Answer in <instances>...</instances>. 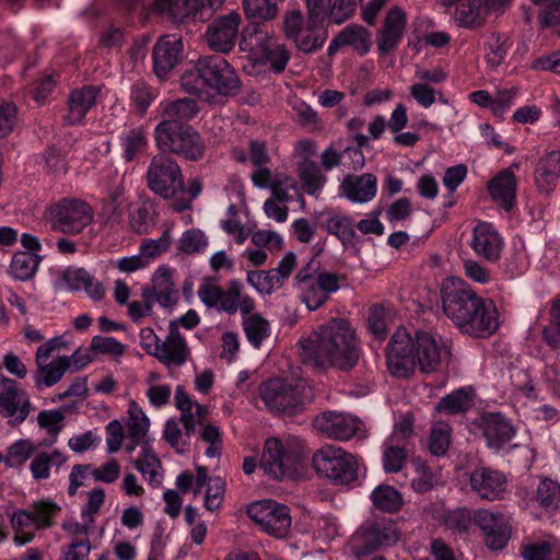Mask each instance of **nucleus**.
<instances>
[{
  "label": "nucleus",
  "instance_id": "f257e3e1",
  "mask_svg": "<svg viewBox=\"0 0 560 560\" xmlns=\"http://www.w3.org/2000/svg\"><path fill=\"white\" fill-rule=\"evenodd\" d=\"M304 363L318 369L350 370L360 359L355 329L346 318H331L300 340Z\"/></svg>",
  "mask_w": 560,
  "mask_h": 560
},
{
  "label": "nucleus",
  "instance_id": "f03ea898",
  "mask_svg": "<svg viewBox=\"0 0 560 560\" xmlns=\"http://www.w3.org/2000/svg\"><path fill=\"white\" fill-rule=\"evenodd\" d=\"M200 301L208 307H215L229 315L240 312L242 327L247 341L256 349L270 336V324L260 314L254 313L255 301L244 293V284L237 279L230 280L223 289L214 278H207L198 288Z\"/></svg>",
  "mask_w": 560,
  "mask_h": 560
},
{
  "label": "nucleus",
  "instance_id": "7ed1b4c3",
  "mask_svg": "<svg viewBox=\"0 0 560 560\" xmlns=\"http://www.w3.org/2000/svg\"><path fill=\"white\" fill-rule=\"evenodd\" d=\"M178 71L183 90L206 102H212L217 96H233L241 88L234 68L222 57L180 62Z\"/></svg>",
  "mask_w": 560,
  "mask_h": 560
},
{
  "label": "nucleus",
  "instance_id": "20e7f679",
  "mask_svg": "<svg viewBox=\"0 0 560 560\" xmlns=\"http://www.w3.org/2000/svg\"><path fill=\"white\" fill-rule=\"evenodd\" d=\"M177 410H179V422L185 435L197 436L208 444L205 454L207 457H218L222 451V433L217 424L210 421L209 408L192 399L182 387L177 386Z\"/></svg>",
  "mask_w": 560,
  "mask_h": 560
},
{
  "label": "nucleus",
  "instance_id": "39448f33",
  "mask_svg": "<svg viewBox=\"0 0 560 560\" xmlns=\"http://www.w3.org/2000/svg\"><path fill=\"white\" fill-rule=\"evenodd\" d=\"M307 8V16L301 10H291L283 16L284 36L304 54L319 50L328 38L324 26L326 11L313 5Z\"/></svg>",
  "mask_w": 560,
  "mask_h": 560
},
{
  "label": "nucleus",
  "instance_id": "423d86ee",
  "mask_svg": "<svg viewBox=\"0 0 560 560\" xmlns=\"http://www.w3.org/2000/svg\"><path fill=\"white\" fill-rule=\"evenodd\" d=\"M258 394L269 411L285 416L298 413L312 399L305 381L278 377L261 383Z\"/></svg>",
  "mask_w": 560,
  "mask_h": 560
},
{
  "label": "nucleus",
  "instance_id": "0eeeda50",
  "mask_svg": "<svg viewBox=\"0 0 560 560\" xmlns=\"http://www.w3.org/2000/svg\"><path fill=\"white\" fill-rule=\"evenodd\" d=\"M316 474L338 485H348L358 479V460L343 448L324 445L312 457Z\"/></svg>",
  "mask_w": 560,
  "mask_h": 560
},
{
  "label": "nucleus",
  "instance_id": "6e6552de",
  "mask_svg": "<svg viewBox=\"0 0 560 560\" xmlns=\"http://www.w3.org/2000/svg\"><path fill=\"white\" fill-rule=\"evenodd\" d=\"M481 296L462 278H446L441 285L442 310L458 327Z\"/></svg>",
  "mask_w": 560,
  "mask_h": 560
},
{
  "label": "nucleus",
  "instance_id": "1a4fd4ad",
  "mask_svg": "<svg viewBox=\"0 0 560 560\" xmlns=\"http://www.w3.org/2000/svg\"><path fill=\"white\" fill-rule=\"evenodd\" d=\"M48 213L51 229L67 235L80 234L92 222L94 215L86 202L69 198L51 205Z\"/></svg>",
  "mask_w": 560,
  "mask_h": 560
},
{
  "label": "nucleus",
  "instance_id": "9d476101",
  "mask_svg": "<svg viewBox=\"0 0 560 560\" xmlns=\"http://www.w3.org/2000/svg\"><path fill=\"white\" fill-rule=\"evenodd\" d=\"M399 539V532L392 522L363 524L349 539L347 548L357 557H366L383 546H390Z\"/></svg>",
  "mask_w": 560,
  "mask_h": 560
},
{
  "label": "nucleus",
  "instance_id": "9b49d317",
  "mask_svg": "<svg viewBox=\"0 0 560 560\" xmlns=\"http://www.w3.org/2000/svg\"><path fill=\"white\" fill-rule=\"evenodd\" d=\"M240 47L269 62L276 72L284 70L290 60V52L285 45L272 34L258 27L243 33Z\"/></svg>",
  "mask_w": 560,
  "mask_h": 560
},
{
  "label": "nucleus",
  "instance_id": "f8f14e48",
  "mask_svg": "<svg viewBox=\"0 0 560 560\" xmlns=\"http://www.w3.org/2000/svg\"><path fill=\"white\" fill-rule=\"evenodd\" d=\"M249 518L270 536L282 538L291 527V516L287 505L273 500L252 503L247 509Z\"/></svg>",
  "mask_w": 560,
  "mask_h": 560
},
{
  "label": "nucleus",
  "instance_id": "ddd939ff",
  "mask_svg": "<svg viewBox=\"0 0 560 560\" xmlns=\"http://www.w3.org/2000/svg\"><path fill=\"white\" fill-rule=\"evenodd\" d=\"M386 363L395 377H408L416 366L415 341L406 329H398L387 346Z\"/></svg>",
  "mask_w": 560,
  "mask_h": 560
},
{
  "label": "nucleus",
  "instance_id": "4468645a",
  "mask_svg": "<svg viewBox=\"0 0 560 560\" xmlns=\"http://www.w3.org/2000/svg\"><path fill=\"white\" fill-rule=\"evenodd\" d=\"M296 456L294 452L277 438L265 442L259 468L269 477L280 480L294 471Z\"/></svg>",
  "mask_w": 560,
  "mask_h": 560
},
{
  "label": "nucleus",
  "instance_id": "2eb2a0df",
  "mask_svg": "<svg viewBox=\"0 0 560 560\" xmlns=\"http://www.w3.org/2000/svg\"><path fill=\"white\" fill-rule=\"evenodd\" d=\"M31 412L27 393L18 387L16 382L3 377L0 381V416L12 427L23 423Z\"/></svg>",
  "mask_w": 560,
  "mask_h": 560
},
{
  "label": "nucleus",
  "instance_id": "dca6fc26",
  "mask_svg": "<svg viewBox=\"0 0 560 560\" xmlns=\"http://www.w3.org/2000/svg\"><path fill=\"white\" fill-rule=\"evenodd\" d=\"M499 325L495 305L491 300L481 296L457 328L474 338H488L497 331Z\"/></svg>",
  "mask_w": 560,
  "mask_h": 560
},
{
  "label": "nucleus",
  "instance_id": "f3484780",
  "mask_svg": "<svg viewBox=\"0 0 560 560\" xmlns=\"http://www.w3.org/2000/svg\"><path fill=\"white\" fill-rule=\"evenodd\" d=\"M61 508L49 499L32 502L27 509L13 512L10 522L12 528L33 527L34 530L47 529L54 526L55 518Z\"/></svg>",
  "mask_w": 560,
  "mask_h": 560
},
{
  "label": "nucleus",
  "instance_id": "a211bd4d",
  "mask_svg": "<svg viewBox=\"0 0 560 560\" xmlns=\"http://www.w3.org/2000/svg\"><path fill=\"white\" fill-rule=\"evenodd\" d=\"M469 487L481 500L500 501L508 494V478L498 469L479 466L470 472Z\"/></svg>",
  "mask_w": 560,
  "mask_h": 560
},
{
  "label": "nucleus",
  "instance_id": "6ab92c4d",
  "mask_svg": "<svg viewBox=\"0 0 560 560\" xmlns=\"http://www.w3.org/2000/svg\"><path fill=\"white\" fill-rule=\"evenodd\" d=\"M342 277L329 272L322 271L316 275L314 281L302 282L298 288L300 300L310 311H316L322 307L330 299V295L340 289Z\"/></svg>",
  "mask_w": 560,
  "mask_h": 560
},
{
  "label": "nucleus",
  "instance_id": "aec40b11",
  "mask_svg": "<svg viewBox=\"0 0 560 560\" xmlns=\"http://www.w3.org/2000/svg\"><path fill=\"white\" fill-rule=\"evenodd\" d=\"M477 527L481 530L485 544L489 549L502 550L511 539V523L509 518L500 512L478 509Z\"/></svg>",
  "mask_w": 560,
  "mask_h": 560
},
{
  "label": "nucleus",
  "instance_id": "412c9836",
  "mask_svg": "<svg viewBox=\"0 0 560 560\" xmlns=\"http://www.w3.org/2000/svg\"><path fill=\"white\" fill-rule=\"evenodd\" d=\"M313 424L328 439L348 441L359 432L361 421L350 413L325 411L314 418Z\"/></svg>",
  "mask_w": 560,
  "mask_h": 560
},
{
  "label": "nucleus",
  "instance_id": "4be33fe9",
  "mask_svg": "<svg viewBox=\"0 0 560 560\" xmlns=\"http://www.w3.org/2000/svg\"><path fill=\"white\" fill-rule=\"evenodd\" d=\"M242 18L233 11L226 15L217 18L207 28L205 34L208 46L217 52L226 54L235 45Z\"/></svg>",
  "mask_w": 560,
  "mask_h": 560
},
{
  "label": "nucleus",
  "instance_id": "5701e85b",
  "mask_svg": "<svg viewBox=\"0 0 560 560\" xmlns=\"http://www.w3.org/2000/svg\"><path fill=\"white\" fill-rule=\"evenodd\" d=\"M415 341V355L419 368L424 373L438 370L442 360L450 354L447 341L429 332H417Z\"/></svg>",
  "mask_w": 560,
  "mask_h": 560
},
{
  "label": "nucleus",
  "instance_id": "b1692460",
  "mask_svg": "<svg viewBox=\"0 0 560 560\" xmlns=\"http://www.w3.org/2000/svg\"><path fill=\"white\" fill-rule=\"evenodd\" d=\"M469 245L478 257L495 262L501 257L504 240L493 224L479 221L471 231Z\"/></svg>",
  "mask_w": 560,
  "mask_h": 560
},
{
  "label": "nucleus",
  "instance_id": "393cba45",
  "mask_svg": "<svg viewBox=\"0 0 560 560\" xmlns=\"http://www.w3.org/2000/svg\"><path fill=\"white\" fill-rule=\"evenodd\" d=\"M147 179L149 188L164 199L175 196V168L173 158L156 154L148 168Z\"/></svg>",
  "mask_w": 560,
  "mask_h": 560
},
{
  "label": "nucleus",
  "instance_id": "a878e982",
  "mask_svg": "<svg viewBox=\"0 0 560 560\" xmlns=\"http://www.w3.org/2000/svg\"><path fill=\"white\" fill-rule=\"evenodd\" d=\"M522 504L535 517L540 516V511L547 514L557 512L560 509V485L551 479L541 480L535 492L522 497Z\"/></svg>",
  "mask_w": 560,
  "mask_h": 560
},
{
  "label": "nucleus",
  "instance_id": "bb28decb",
  "mask_svg": "<svg viewBox=\"0 0 560 560\" xmlns=\"http://www.w3.org/2000/svg\"><path fill=\"white\" fill-rule=\"evenodd\" d=\"M377 177L372 173L349 174L340 184L341 195L351 203H368L376 197Z\"/></svg>",
  "mask_w": 560,
  "mask_h": 560
},
{
  "label": "nucleus",
  "instance_id": "cd10ccee",
  "mask_svg": "<svg viewBox=\"0 0 560 560\" xmlns=\"http://www.w3.org/2000/svg\"><path fill=\"white\" fill-rule=\"evenodd\" d=\"M407 19L405 11L395 5L386 14L384 26L377 34V47L382 54L394 50L400 43Z\"/></svg>",
  "mask_w": 560,
  "mask_h": 560
},
{
  "label": "nucleus",
  "instance_id": "c85d7f7f",
  "mask_svg": "<svg viewBox=\"0 0 560 560\" xmlns=\"http://www.w3.org/2000/svg\"><path fill=\"white\" fill-rule=\"evenodd\" d=\"M488 191L493 202L506 212L516 203L517 179L512 170L499 172L489 183Z\"/></svg>",
  "mask_w": 560,
  "mask_h": 560
},
{
  "label": "nucleus",
  "instance_id": "c756f323",
  "mask_svg": "<svg viewBox=\"0 0 560 560\" xmlns=\"http://www.w3.org/2000/svg\"><path fill=\"white\" fill-rule=\"evenodd\" d=\"M479 427L482 430L487 445L492 450H500L515 435L510 421L500 413H487L480 418Z\"/></svg>",
  "mask_w": 560,
  "mask_h": 560
},
{
  "label": "nucleus",
  "instance_id": "7c9ffc66",
  "mask_svg": "<svg viewBox=\"0 0 560 560\" xmlns=\"http://www.w3.org/2000/svg\"><path fill=\"white\" fill-rule=\"evenodd\" d=\"M100 90L92 85H85L72 91L68 97V112L65 121L68 125L83 122L88 112L95 106Z\"/></svg>",
  "mask_w": 560,
  "mask_h": 560
},
{
  "label": "nucleus",
  "instance_id": "2f4dec72",
  "mask_svg": "<svg viewBox=\"0 0 560 560\" xmlns=\"http://www.w3.org/2000/svg\"><path fill=\"white\" fill-rule=\"evenodd\" d=\"M319 224L328 234L336 236L343 246L351 245L355 237L353 220L336 210H324L318 213Z\"/></svg>",
  "mask_w": 560,
  "mask_h": 560
},
{
  "label": "nucleus",
  "instance_id": "473e14b6",
  "mask_svg": "<svg viewBox=\"0 0 560 560\" xmlns=\"http://www.w3.org/2000/svg\"><path fill=\"white\" fill-rule=\"evenodd\" d=\"M162 121L155 128V141L159 154L173 158L175 152V101L167 100L161 104Z\"/></svg>",
  "mask_w": 560,
  "mask_h": 560
},
{
  "label": "nucleus",
  "instance_id": "72a5a7b5",
  "mask_svg": "<svg viewBox=\"0 0 560 560\" xmlns=\"http://www.w3.org/2000/svg\"><path fill=\"white\" fill-rule=\"evenodd\" d=\"M221 4V0H177V25L203 23Z\"/></svg>",
  "mask_w": 560,
  "mask_h": 560
},
{
  "label": "nucleus",
  "instance_id": "f704fd0d",
  "mask_svg": "<svg viewBox=\"0 0 560 560\" xmlns=\"http://www.w3.org/2000/svg\"><path fill=\"white\" fill-rule=\"evenodd\" d=\"M560 177V152L551 151L539 159L535 167V182L544 194L552 191Z\"/></svg>",
  "mask_w": 560,
  "mask_h": 560
},
{
  "label": "nucleus",
  "instance_id": "c9c22d12",
  "mask_svg": "<svg viewBox=\"0 0 560 560\" xmlns=\"http://www.w3.org/2000/svg\"><path fill=\"white\" fill-rule=\"evenodd\" d=\"M153 71L160 80H167L175 68V38L161 36L153 47Z\"/></svg>",
  "mask_w": 560,
  "mask_h": 560
},
{
  "label": "nucleus",
  "instance_id": "e433bc0d",
  "mask_svg": "<svg viewBox=\"0 0 560 560\" xmlns=\"http://www.w3.org/2000/svg\"><path fill=\"white\" fill-rule=\"evenodd\" d=\"M151 299L163 307L173 306L175 282L173 280V270L170 267L160 266L151 279Z\"/></svg>",
  "mask_w": 560,
  "mask_h": 560
},
{
  "label": "nucleus",
  "instance_id": "4c0bfd02",
  "mask_svg": "<svg viewBox=\"0 0 560 560\" xmlns=\"http://www.w3.org/2000/svg\"><path fill=\"white\" fill-rule=\"evenodd\" d=\"M67 355H59L49 363H39L34 374L36 388L51 387L57 384L69 370Z\"/></svg>",
  "mask_w": 560,
  "mask_h": 560
},
{
  "label": "nucleus",
  "instance_id": "58836bf2",
  "mask_svg": "<svg viewBox=\"0 0 560 560\" xmlns=\"http://www.w3.org/2000/svg\"><path fill=\"white\" fill-rule=\"evenodd\" d=\"M205 143L199 133L190 126H177V154L186 160L196 161L202 158Z\"/></svg>",
  "mask_w": 560,
  "mask_h": 560
},
{
  "label": "nucleus",
  "instance_id": "ea45409f",
  "mask_svg": "<svg viewBox=\"0 0 560 560\" xmlns=\"http://www.w3.org/2000/svg\"><path fill=\"white\" fill-rule=\"evenodd\" d=\"M128 221L137 234H147L155 222V208L152 201L142 200L129 207Z\"/></svg>",
  "mask_w": 560,
  "mask_h": 560
},
{
  "label": "nucleus",
  "instance_id": "a19ab883",
  "mask_svg": "<svg viewBox=\"0 0 560 560\" xmlns=\"http://www.w3.org/2000/svg\"><path fill=\"white\" fill-rule=\"evenodd\" d=\"M396 436L389 435L383 444L382 463L386 472L400 471L407 458L406 444Z\"/></svg>",
  "mask_w": 560,
  "mask_h": 560
},
{
  "label": "nucleus",
  "instance_id": "79ce46f5",
  "mask_svg": "<svg viewBox=\"0 0 560 560\" xmlns=\"http://www.w3.org/2000/svg\"><path fill=\"white\" fill-rule=\"evenodd\" d=\"M42 261V256L30 252H18L13 255L9 272L20 281L30 280L34 277Z\"/></svg>",
  "mask_w": 560,
  "mask_h": 560
},
{
  "label": "nucleus",
  "instance_id": "37998d69",
  "mask_svg": "<svg viewBox=\"0 0 560 560\" xmlns=\"http://www.w3.org/2000/svg\"><path fill=\"white\" fill-rule=\"evenodd\" d=\"M445 525L455 534L468 535L477 527V510L462 508L450 511L445 516Z\"/></svg>",
  "mask_w": 560,
  "mask_h": 560
},
{
  "label": "nucleus",
  "instance_id": "c03bdc74",
  "mask_svg": "<svg viewBox=\"0 0 560 560\" xmlns=\"http://www.w3.org/2000/svg\"><path fill=\"white\" fill-rule=\"evenodd\" d=\"M243 11L248 20L257 23L272 21L278 15V4L271 0H243Z\"/></svg>",
  "mask_w": 560,
  "mask_h": 560
},
{
  "label": "nucleus",
  "instance_id": "a18cd8bd",
  "mask_svg": "<svg viewBox=\"0 0 560 560\" xmlns=\"http://www.w3.org/2000/svg\"><path fill=\"white\" fill-rule=\"evenodd\" d=\"M128 439L136 443H143L149 431L150 421L136 401H131L128 409Z\"/></svg>",
  "mask_w": 560,
  "mask_h": 560
},
{
  "label": "nucleus",
  "instance_id": "49530a36",
  "mask_svg": "<svg viewBox=\"0 0 560 560\" xmlns=\"http://www.w3.org/2000/svg\"><path fill=\"white\" fill-rule=\"evenodd\" d=\"M339 40L345 46L353 47L361 55L366 54L371 48V34L361 25H349L339 33Z\"/></svg>",
  "mask_w": 560,
  "mask_h": 560
},
{
  "label": "nucleus",
  "instance_id": "de8ad7c7",
  "mask_svg": "<svg viewBox=\"0 0 560 560\" xmlns=\"http://www.w3.org/2000/svg\"><path fill=\"white\" fill-rule=\"evenodd\" d=\"M246 280L258 293L262 295H269L282 285L280 277H278L272 269L268 271H248Z\"/></svg>",
  "mask_w": 560,
  "mask_h": 560
},
{
  "label": "nucleus",
  "instance_id": "09e8293b",
  "mask_svg": "<svg viewBox=\"0 0 560 560\" xmlns=\"http://www.w3.org/2000/svg\"><path fill=\"white\" fill-rule=\"evenodd\" d=\"M371 500L375 508L384 512H395L400 508V493L393 487L381 485L371 493Z\"/></svg>",
  "mask_w": 560,
  "mask_h": 560
},
{
  "label": "nucleus",
  "instance_id": "8fccbe9b",
  "mask_svg": "<svg viewBox=\"0 0 560 560\" xmlns=\"http://www.w3.org/2000/svg\"><path fill=\"white\" fill-rule=\"evenodd\" d=\"M65 462L66 457L59 451H54L51 454L40 453L33 458L30 469L35 479H47L50 474V466H60Z\"/></svg>",
  "mask_w": 560,
  "mask_h": 560
},
{
  "label": "nucleus",
  "instance_id": "3c124183",
  "mask_svg": "<svg viewBox=\"0 0 560 560\" xmlns=\"http://www.w3.org/2000/svg\"><path fill=\"white\" fill-rule=\"evenodd\" d=\"M452 429L447 423L436 422L429 436V450L434 456H442L448 450Z\"/></svg>",
  "mask_w": 560,
  "mask_h": 560
},
{
  "label": "nucleus",
  "instance_id": "603ef678",
  "mask_svg": "<svg viewBox=\"0 0 560 560\" xmlns=\"http://www.w3.org/2000/svg\"><path fill=\"white\" fill-rule=\"evenodd\" d=\"M172 242L171 228H167L160 238H145L140 245L139 252L149 265L153 259L165 253Z\"/></svg>",
  "mask_w": 560,
  "mask_h": 560
},
{
  "label": "nucleus",
  "instance_id": "864d4df0",
  "mask_svg": "<svg viewBox=\"0 0 560 560\" xmlns=\"http://www.w3.org/2000/svg\"><path fill=\"white\" fill-rule=\"evenodd\" d=\"M304 189L310 195H315L325 184V176L314 162L305 161L299 167Z\"/></svg>",
  "mask_w": 560,
  "mask_h": 560
},
{
  "label": "nucleus",
  "instance_id": "5fc2aeb1",
  "mask_svg": "<svg viewBox=\"0 0 560 560\" xmlns=\"http://www.w3.org/2000/svg\"><path fill=\"white\" fill-rule=\"evenodd\" d=\"M120 142L124 149L122 158L126 162H131L147 145L143 128L129 130L120 137Z\"/></svg>",
  "mask_w": 560,
  "mask_h": 560
},
{
  "label": "nucleus",
  "instance_id": "6e6d98bb",
  "mask_svg": "<svg viewBox=\"0 0 560 560\" xmlns=\"http://www.w3.org/2000/svg\"><path fill=\"white\" fill-rule=\"evenodd\" d=\"M471 406V398L464 389L455 390L443 397L436 405V410L445 413H459Z\"/></svg>",
  "mask_w": 560,
  "mask_h": 560
},
{
  "label": "nucleus",
  "instance_id": "4d7b16f0",
  "mask_svg": "<svg viewBox=\"0 0 560 560\" xmlns=\"http://www.w3.org/2000/svg\"><path fill=\"white\" fill-rule=\"evenodd\" d=\"M542 339L551 348L560 347V299L551 301L549 324L542 329Z\"/></svg>",
  "mask_w": 560,
  "mask_h": 560
},
{
  "label": "nucleus",
  "instance_id": "13d9d810",
  "mask_svg": "<svg viewBox=\"0 0 560 560\" xmlns=\"http://www.w3.org/2000/svg\"><path fill=\"white\" fill-rule=\"evenodd\" d=\"M208 480V471L205 467H198L197 474L185 470L177 476V490L182 492L192 491L195 494L200 493L201 488Z\"/></svg>",
  "mask_w": 560,
  "mask_h": 560
},
{
  "label": "nucleus",
  "instance_id": "bf43d9fd",
  "mask_svg": "<svg viewBox=\"0 0 560 560\" xmlns=\"http://www.w3.org/2000/svg\"><path fill=\"white\" fill-rule=\"evenodd\" d=\"M511 47V43L505 35H495L488 44V51L486 54V60L489 66L497 68L505 59L508 51Z\"/></svg>",
  "mask_w": 560,
  "mask_h": 560
},
{
  "label": "nucleus",
  "instance_id": "052dcab7",
  "mask_svg": "<svg viewBox=\"0 0 560 560\" xmlns=\"http://www.w3.org/2000/svg\"><path fill=\"white\" fill-rule=\"evenodd\" d=\"M208 488L205 497V508L209 511L218 510L224 499L225 482L221 477H208Z\"/></svg>",
  "mask_w": 560,
  "mask_h": 560
},
{
  "label": "nucleus",
  "instance_id": "680f3d73",
  "mask_svg": "<svg viewBox=\"0 0 560 560\" xmlns=\"http://www.w3.org/2000/svg\"><path fill=\"white\" fill-rule=\"evenodd\" d=\"M151 355L156 357L168 369L175 365V320L170 322V335L164 341L159 342L158 350Z\"/></svg>",
  "mask_w": 560,
  "mask_h": 560
},
{
  "label": "nucleus",
  "instance_id": "e2e57ef3",
  "mask_svg": "<svg viewBox=\"0 0 560 560\" xmlns=\"http://www.w3.org/2000/svg\"><path fill=\"white\" fill-rule=\"evenodd\" d=\"M415 477L412 478V489L418 493L430 491L435 485V477L429 467L421 460L413 462Z\"/></svg>",
  "mask_w": 560,
  "mask_h": 560
},
{
  "label": "nucleus",
  "instance_id": "0e129e2a",
  "mask_svg": "<svg viewBox=\"0 0 560 560\" xmlns=\"http://www.w3.org/2000/svg\"><path fill=\"white\" fill-rule=\"evenodd\" d=\"M32 453V444L26 440H20L8 448L5 465L8 467L21 466L31 457Z\"/></svg>",
  "mask_w": 560,
  "mask_h": 560
},
{
  "label": "nucleus",
  "instance_id": "69168bd1",
  "mask_svg": "<svg viewBox=\"0 0 560 560\" xmlns=\"http://www.w3.org/2000/svg\"><path fill=\"white\" fill-rule=\"evenodd\" d=\"M91 551V542L88 537L73 538L71 544L62 547L60 560H88Z\"/></svg>",
  "mask_w": 560,
  "mask_h": 560
},
{
  "label": "nucleus",
  "instance_id": "338daca9",
  "mask_svg": "<svg viewBox=\"0 0 560 560\" xmlns=\"http://www.w3.org/2000/svg\"><path fill=\"white\" fill-rule=\"evenodd\" d=\"M91 349L107 355L121 357L126 346L113 337L95 336L91 341Z\"/></svg>",
  "mask_w": 560,
  "mask_h": 560
},
{
  "label": "nucleus",
  "instance_id": "774afa93",
  "mask_svg": "<svg viewBox=\"0 0 560 560\" xmlns=\"http://www.w3.org/2000/svg\"><path fill=\"white\" fill-rule=\"evenodd\" d=\"M207 245V238L200 230H188L179 238V249L188 254L200 253Z\"/></svg>",
  "mask_w": 560,
  "mask_h": 560
}]
</instances>
